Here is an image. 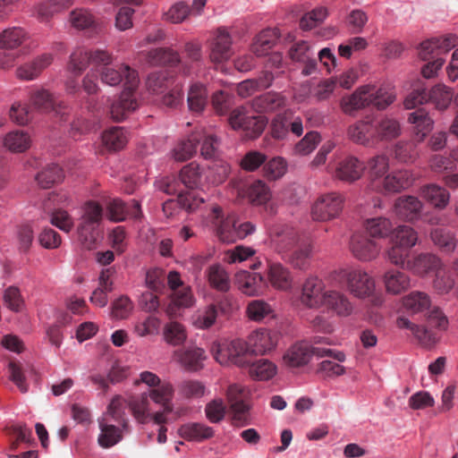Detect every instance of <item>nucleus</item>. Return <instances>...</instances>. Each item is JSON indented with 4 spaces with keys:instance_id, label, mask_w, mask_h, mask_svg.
Here are the masks:
<instances>
[{
    "instance_id": "f8f14e48",
    "label": "nucleus",
    "mask_w": 458,
    "mask_h": 458,
    "mask_svg": "<svg viewBox=\"0 0 458 458\" xmlns=\"http://www.w3.org/2000/svg\"><path fill=\"white\" fill-rule=\"evenodd\" d=\"M279 333L265 328L252 331L248 336L250 352L255 355H267L273 352L279 340Z\"/></svg>"
},
{
    "instance_id": "1a4fd4ad",
    "label": "nucleus",
    "mask_w": 458,
    "mask_h": 458,
    "mask_svg": "<svg viewBox=\"0 0 458 458\" xmlns=\"http://www.w3.org/2000/svg\"><path fill=\"white\" fill-rule=\"evenodd\" d=\"M344 198L336 192L322 195L315 201L311 216L313 220L326 222L336 218L344 208Z\"/></svg>"
},
{
    "instance_id": "f3484780",
    "label": "nucleus",
    "mask_w": 458,
    "mask_h": 458,
    "mask_svg": "<svg viewBox=\"0 0 458 458\" xmlns=\"http://www.w3.org/2000/svg\"><path fill=\"white\" fill-rule=\"evenodd\" d=\"M382 282L386 293L390 295H400L411 288V277L405 271L391 267L383 275Z\"/></svg>"
},
{
    "instance_id": "72a5a7b5",
    "label": "nucleus",
    "mask_w": 458,
    "mask_h": 458,
    "mask_svg": "<svg viewBox=\"0 0 458 458\" xmlns=\"http://www.w3.org/2000/svg\"><path fill=\"white\" fill-rule=\"evenodd\" d=\"M267 277L271 285L277 290L287 291L292 286L291 272L282 263L269 261Z\"/></svg>"
},
{
    "instance_id": "bf43d9fd",
    "label": "nucleus",
    "mask_w": 458,
    "mask_h": 458,
    "mask_svg": "<svg viewBox=\"0 0 458 458\" xmlns=\"http://www.w3.org/2000/svg\"><path fill=\"white\" fill-rule=\"evenodd\" d=\"M365 230L369 236L374 238L387 237L393 232V225L388 218L375 217L365 223Z\"/></svg>"
},
{
    "instance_id": "aec40b11",
    "label": "nucleus",
    "mask_w": 458,
    "mask_h": 458,
    "mask_svg": "<svg viewBox=\"0 0 458 458\" xmlns=\"http://www.w3.org/2000/svg\"><path fill=\"white\" fill-rule=\"evenodd\" d=\"M177 362L186 370L198 371L204 368V361L207 359L204 349L198 346H187L174 352Z\"/></svg>"
},
{
    "instance_id": "ddd939ff",
    "label": "nucleus",
    "mask_w": 458,
    "mask_h": 458,
    "mask_svg": "<svg viewBox=\"0 0 458 458\" xmlns=\"http://www.w3.org/2000/svg\"><path fill=\"white\" fill-rule=\"evenodd\" d=\"M227 403L230 404L233 412V424L236 427H243L249 424V406L244 402V390L243 388L233 384L227 387Z\"/></svg>"
},
{
    "instance_id": "c85d7f7f",
    "label": "nucleus",
    "mask_w": 458,
    "mask_h": 458,
    "mask_svg": "<svg viewBox=\"0 0 458 458\" xmlns=\"http://www.w3.org/2000/svg\"><path fill=\"white\" fill-rule=\"evenodd\" d=\"M396 327L399 329H407L420 344L429 347L439 340V335L434 331L428 330L427 327L413 324L409 318L400 316L396 318Z\"/></svg>"
},
{
    "instance_id": "f257e3e1",
    "label": "nucleus",
    "mask_w": 458,
    "mask_h": 458,
    "mask_svg": "<svg viewBox=\"0 0 458 458\" xmlns=\"http://www.w3.org/2000/svg\"><path fill=\"white\" fill-rule=\"evenodd\" d=\"M335 274L345 282L347 290L355 298H368L374 306L383 304L384 297L376 292L375 279L365 270L359 267H344L336 270Z\"/></svg>"
},
{
    "instance_id": "9b49d317",
    "label": "nucleus",
    "mask_w": 458,
    "mask_h": 458,
    "mask_svg": "<svg viewBox=\"0 0 458 458\" xmlns=\"http://www.w3.org/2000/svg\"><path fill=\"white\" fill-rule=\"evenodd\" d=\"M415 179L412 171L401 169L379 180L374 189L385 194L397 193L412 186Z\"/></svg>"
},
{
    "instance_id": "c03bdc74",
    "label": "nucleus",
    "mask_w": 458,
    "mask_h": 458,
    "mask_svg": "<svg viewBox=\"0 0 458 458\" xmlns=\"http://www.w3.org/2000/svg\"><path fill=\"white\" fill-rule=\"evenodd\" d=\"M28 38V34L21 27H11L0 33V47L14 49L21 47Z\"/></svg>"
},
{
    "instance_id": "0eeeda50",
    "label": "nucleus",
    "mask_w": 458,
    "mask_h": 458,
    "mask_svg": "<svg viewBox=\"0 0 458 458\" xmlns=\"http://www.w3.org/2000/svg\"><path fill=\"white\" fill-rule=\"evenodd\" d=\"M98 72L101 81L106 85L114 87L124 81V90H136L138 88V72L128 64L104 66L98 70Z\"/></svg>"
},
{
    "instance_id": "cd10ccee",
    "label": "nucleus",
    "mask_w": 458,
    "mask_h": 458,
    "mask_svg": "<svg viewBox=\"0 0 458 458\" xmlns=\"http://www.w3.org/2000/svg\"><path fill=\"white\" fill-rule=\"evenodd\" d=\"M441 267V260L431 253L418 254L411 260H409L406 265V268L420 276H424L430 272L437 273Z\"/></svg>"
},
{
    "instance_id": "052dcab7",
    "label": "nucleus",
    "mask_w": 458,
    "mask_h": 458,
    "mask_svg": "<svg viewBox=\"0 0 458 458\" xmlns=\"http://www.w3.org/2000/svg\"><path fill=\"white\" fill-rule=\"evenodd\" d=\"M90 63V52L86 48H77L70 56L68 70L78 76L87 69Z\"/></svg>"
},
{
    "instance_id": "3c124183",
    "label": "nucleus",
    "mask_w": 458,
    "mask_h": 458,
    "mask_svg": "<svg viewBox=\"0 0 458 458\" xmlns=\"http://www.w3.org/2000/svg\"><path fill=\"white\" fill-rule=\"evenodd\" d=\"M102 141L109 150H119L128 142L126 131L123 127H111L102 134Z\"/></svg>"
},
{
    "instance_id": "dca6fc26",
    "label": "nucleus",
    "mask_w": 458,
    "mask_h": 458,
    "mask_svg": "<svg viewBox=\"0 0 458 458\" xmlns=\"http://www.w3.org/2000/svg\"><path fill=\"white\" fill-rule=\"evenodd\" d=\"M30 105L37 111L47 113L55 110L61 120L66 122L68 120L67 106H56L53 95L44 89H37L30 94Z\"/></svg>"
},
{
    "instance_id": "393cba45",
    "label": "nucleus",
    "mask_w": 458,
    "mask_h": 458,
    "mask_svg": "<svg viewBox=\"0 0 458 458\" xmlns=\"http://www.w3.org/2000/svg\"><path fill=\"white\" fill-rule=\"evenodd\" d=\"M204 202L202 198L194 193H180L177 199H167L163 203V211L165 216L170 217L175 214L178 208H183L187 212H193Z\"/></svg>"
},
{
    "instance_id": "6e6552de",
    "label": "nucleus",
    "mask_w": 458,
    "mask_h": 458,
    "mask_svg": "<svg viewBox=\"0 0 458 458\" xmlns=\"http://www.w3.org/2000/svg\"><path fill=\"white\" fill-rule=\"evenodd\" d=\"M227 121L233 130L244 131L246 137L250 139L258 137L267 126L264 117L248 114L243 106L233 109Z\"/></svg>"
},
{
    "instance_id": "2f4dec72",
    "label": "nucleus",
    "mask_w": 458,
    "mask_h": 458,
    "mask_svg": "<svg viewBox=\"0 0 458 458\" xmlns=\"http://www.w3.org/2000/svg\"><path fill=\"white\" fill-rule=\"evenodd\" d=\"M408 122L413 127L417 142H421L433 128V120L424 108H418L409 114Z\"/></svg>"
},
{
    "instance_id": "5701e85b",
    "label": "nucleus",
    "mask_w": 458,
    "mask_h": 458,
    "mask_svg": "<svg viewBox=\"0 0 458 458\" xmlns=\"http://www.w3.org/2000/svg\"><path fill=\"white\" fill-rule=\"evenodd\" d=\"M53 63L52 54H42L16 68V77L22 81H33Z\"/></svg>"
},
{
    "instance_id": "49530a36",
    "label": "nucleus",
    "mask_w": 458,
    "mask_h": 458,
    "mask_svg": "<svg viewBox=\"0 0 458 458\" xmlns=\"http://www.w3.org/2000/svg\"><path fill=\"white\" fill-rule=\"evenodd\" d=\"M200 139L198 145H200V154L205 159H212L216 157L219 147V140L213 132L200 129L195 131Z\"/></svg>"
},
{
    "instance_id": "473e14b6",
    "label": "nucleus",
    "mask_w": 458,
    "mask_h": 458,
    "mask_svg": "<svg viewBox=\"0 0 458 458\" xmlns=\"http://www.w3.org/2000/svg\"><path fill=\"white\" fill-rule=\"evenodd\" d=\"M285 105V98L281 93L268 91L251 100V106L257 113L275 112Z\"/></svg>"
},
{
    "instance_id": "e2e57ef3",
    "label": "nucleus",
    "mask_w": 458,
    "mask_h": 458,
    "mask_svg": "<svg viewBox=\"0 0 458 458\" xmlns=\"http://www.w3.org/2000/svg\"><path fill=\"white\" fill-rule=\"evenodd\" d=\"M70 22L73 28L79 30L94 28L96 26L94 15L89 10L83 8L75 9L71 13Z\"/></svg>"
},
{
    "instance_id": "a19ab883",
    "label": "nucleus",
    "mask_w": 458,
    "mask_h": 458,
    "mask_svg": "<svg viewBox=\"0 0 458 458\" xmlns=\"http://www.w3.org/2000/svg\"><path fill=\"white\" fill-rule=\"evenodd\" d=\"M199 139L200 137L193 131L186 139L179 141L173 150L174 158L177 162H184L192 158V156L197 153Z\"/></svg>"
},
{
    "instance_id": "4c0bfd02",
    "label": "nucleus",
    "mask_w": 458,
    "mask_h": 458,
    "mask_svg": "<svg viewBox=\"0 0 458 458\" xmlns=\"http://www.w3.org/2000/svg\"><path fill=\"white\" fill-rule=\"evenodd\" d=\"M420 196L438 209L445 208L450 200V193L437 184H427L421 187Z\"/></svg>"
},
{
    "instance_id": "6ab92c4d",
    "label": "nucleus",
    "mask_w": 458,
    "mask_h": 458,
    "mask_svg": "<svg viewBox=\"0 0 458 458\" xmlns=\"http://www.w3.org/2000/svg\"><path fill=\"white\" fill-rule=\"evenodd\" d=\"M140 214V204L134 199L132 200L131 207L118 198L110 199L106 202V215L112 222H123L129 215L138 218Z\"/></svg>"
},
{
    "instance_id": "4d7b16f0",
    "label": "nucleus",
    "mask_w": 458,
    "mask_h": 458,
    "mask_svg": "<svg viewBox=\"0 0 458 458\" xmlns=\"http://www.w3.org/2000/svg\"><path fill=\"white\" fill-rule=\"evenodd\" d=\"M248 318L256 322L264 320L267 318H274V309L272 306L262 299L250 301L246 309Z\"/></svg>"
},
{
    "instance_id": "09e8293b",
    "label": "nucleus",
    "mask_w": 458,
    "mask_h": 458,
    "mask_svg": "<svg viewBox=\"0 0 458 458\" xmlns=\"http://www.w3.org/2000/svg\"><path fill=\"white\" fill-rule=\"evenodd\" d=\"M430 304V297L420 291L411 292L403 299V307L413 314L427 310Z\"/></svg>"
},
{
    "instance_id": "9d476101",
    "label": "nucleus",
    "mask_w": 458,
    "mask_h": 458,
    "mask_svg": "<svg viewBox=\"0 0 458 458\" xmlns=\"http://www.w3.org/2000/svg\"><path fill=\"white\" fill-rule=\"evenodd\" d=\"M327 291L321 279L317 276H310L302 284L300 301L307 308L319 309L324 304Z\"/></svg>"
},
{
    "instance_id": "58836bf2",
    "label": "nucleus",
    "mask_w": 458,
    "mask_h": 458,
    "mask_svg": "<svg viewBox=\"0 0 458 458\" xmlns=\"http://www.w3.org/2000/svg\"><path fill=\"white\" fill-rule=\"evenodd\" d=\"M312 248L310 243L301 242L298 247L283 256V259L295 268L306 270L310 262Z\"/></svg>"
},
{
    "instance_id": "c756f323",
    "label": "nucleus",
    "mask_w": 458,
    "mask_h": 458,
    "mask_svg": "<svg viewBox=\"0 0 458 458\" xmlns=\"http://www.w3.org/2000/svg\"><path fill=\"white\" fill-rule=\"evenodd\" d=\"M135 90H123L119 98L110 106L111 118L115 122H122L127 115L138 107L134 97Z\"/></svg>"
},
{
    "instance_id": "680f3d73",
    "label": "nucleus",
    "mask_w": 458,
    "mask_h": 458,
    "mask_svg": "<svg viewBox=\"0 0 458 458\" xmlns=\"http://www.w3.org/2000/svg\"><path fill=\"white\" fill-rule=\"evenodd\" d=\"M394 232V242L411 250L418 242V233L410 226H398Z\"/></svg>"
},
{
    "instance_id": "79ce46f5",
    "label": "nucleus",
    "mask_w": 458,
    "mask_h": 458,
    "mask_svg": "<svg viewBox=\"0 0 458 458\" xmlns=\"http://www.w3.org/2000/svg\"><path fill=\"white\" fill-rule=\"evenodd\" d=\"M187 103L189 110L200 114L208 104V91L200 83H193L187 94Z\"/></svg>"
},
{
    "instance_id": "864d4df0",
    "label": "nucleus",
    "mask_w": 458,
    "mask_h": 458,
    "mask_svg": "<svg viewBox=\"0 0 458 458\" xmlns=\"http://www.w3.org/2000/svg\"><path fill=\"white\" fill-rule=\"evenodd\" d=\"M180 181L188 189H197L201 184L202 170L199 163L187 164L180 171Z\"/></svg>"
},
{
    "instance_id": "4be33fe9",
    "label": "nucleus",
    "mask_w": 458,
    "mask_h": 458,
    "mask_svg": "<svg viewBox=\"0 0 458 458\" xmlns=\"http://www.w3.org/2000/svg\"><path fill=\"white\" fill-rule=\"evenodd\" d=\"M232 44L230 33L224 28L217 29L211 45V62L222 63L230 59L233 54Z\"/></svg>"
},
{
    "instance_id": "a211bd4d",
    "label": "nucleus",
    "mask_w": 458,
    "mask_h": 458,
    "mask_svg": "<svg viewBox=\"0 0 458 458\" xmlns=\"http://www.w3.org/2000/svg\"><path fill=\"white\" fill-rule=\"evenodd\" d=\"M289 58L293 62H300L304 64L302 74L309 76L317 70V59L315 54L307 41H299L291 46L288 51Z\"/></svg>"
},
{
    "instance_id": "37998d69",
    "label": "nucleus",
    "mask_w": 458,
    "mask_h": 458,
    "mask_svg": "<svg viewBox=\"0 0 458 458\" xmlns=\"http://www.w3.org/2000/svg\"><path fill=\"white\" fill-rule=\"evenodd\" d=\"M179 436L190 441H202L214 436L212 428L201 423H188L178 430Z\"/></svg>"
},
{
    "instance_id": "338daca9",
    "label": "nucleus",
    "mask_w": 458,
    "mask_h": 458,
    "mask_svg": "<svg viewBox=\"0 0 458 458\" xmlns=\"http://www.w3.org/2000/svg\"><path fill=\"white\" fill-rule=\"evenodd\" d=\"M369 92L367 93L370 97V105H374L378 109H385L394 101V95L388 93L385 89H377L375 86L367 85Z\"/></svg>"
},
{
    "instance_id": "7ed1b4c3",
    "label": "nucleus",
    "mask_w": 458,
    "mask_h": 458,
    "mask_svg": "<svg viewBox=\"0 0 458 458\" xmlns=\"http://www.w3.org/2000/svg\"><path fill=\"white\" fill-rule=\"evenodd\" d=\"M210 221L220 241L227 243L243 239L254 232L252 224L250 222L239 224L234 215H229L224 218L222 209L218 206L212 208Z\"/></svg>"
},
{
    "instance_id": "774afa93",
    "label": "nucleus",
    "mask_w": 458,
    "mask_h": 458,
    "mask_svg": "<svg viewBox=\"0 0 458 458\" xmlns=\"http://www.w3.org/2000/svg\"><path fill=\"white\" fill-rule=\"evenodd\" d=\"M184 327L178 322H170L164 328V337L172 345H180L186 339Z\"/></svg>"
},
{
    "instance_id": "b1692460",
    "label": "nucleus",
    "mask_w": 458,
    "mask_h": 458,
    "mask_svg": "<svg viewBox=\"0 0 458 458\" xmlns=\"http://www.w3.org/2000/svg\"><path fill=\"white\" fill-rule=\"evenodd\" d=\"M236 283L239 290L248 296L261 295L266 286V280L262 275L246 270L237 273Z\"/></svg>"
},
{
    "instance_id": "a878e982",
    "label": "nucleus",
    "mask_w": 458,
    "mask_h": 458,
    "mask_svg": "<svg viewBox=\"0 0 458 458\" xmlns=\"http://www.w3.org/2000/svg\"><path fill=\"white\" fill-rule=\"evenodd\" d=\"M422 207V202L417 197L405 195L395 199L394 210L399 218L412 222L420 217Z\"/></svg>"
},
{
    "instance_id": "6e6d98bb",
    "label": "nucleus",
    "mask_w": 458,
    "mask_h": 458,
    "mask_svg": "<svg viewBox=\"0 0 458 458\" xmlns=\"http://www.w3.org/2000/svg\"><path fill=\"white\" fill-rule=\"evenodd\" d=\"M377 140H391L401 133L400 123L392 117L385 116L376 123Z\"/></svg>"
},
{
    "instance_id": "ea45409f",
    "label": "nucleus",
    "mask_w": 458,
    "mask_h": 458,
    "mask_svg": "<svg viewBox=\"0 0 458 458\" xmlns=\"http://www.w3.org/2000/svg\"><path fill=\"white\" fill-rule=\"evenodd\" d=\"M72 0H46L41 2L36 9L38 19L44 22L55 15L67 10Z\"/></svg>"
},
{
    "instance_id": "0e129e2a",
    "label": "nucleus",
    "mask_w": 458,
    "mask_h": 458,
    "mask_svg": "<svg viewBox=\"0 0 458 458\" xmlns=\"http://www.w3.org/2000/svg\"><path fill=\"white\" fill-rule=\"evenodd\" d=\"M425 103H428V90L422 81H418L405 98L404 106L407 109H413Z\"/></svg>"
},
{
    "instance_id": "423d86ee",
    "label": "nucleus",
    "mask_w": 458,
    "mask_h": 458,
    "mask_svg": "<svg viewBox=\"0 0 458 458\" xmlns=\"http://www.w3.org/2000/svg\"><path fill=\"white\" fill-rule=\"evenodd\" d=\"M215 360L221 365H248V353L250 352L248 343L242 339L231 342L214 343L211 347Z\"/></svg>"
},
{
    "instance_id": "69168bd1",
    "label": "nucleus",
    "mask_w": 458,
    "mask_h": 458,
    "mask_svg": "<svg viewBox=\"0 0 458 458\" xmlns=\"http://www.w3.org/2000/svg\"><path fill=\"white\" fill-rule=\"evenodd\" d=\"M171 298V304L166 310V313L169 316L174 314V305L177 307H190L194 301L192 292L188 286H183L174 291Z\"/></svg>"
},
{
    "instance_id": "bb28decb",
    "label": "nucleus",
    "mask_w": 458,
    "mask_h": 458,
    "mask_svg": "<svg viewBox=\"0 0 458 458\" xmlns=\"http://www.w3.org/2000/svg\"><path fill=\"white\" fill-rule=\"evenodd\" d=\"M363 170V164L356 157H347L336 163L335 176L343 182H353L361 177Z\"/></svg>"
},
{
    "instance_id": "a18cd8bd",
    "label": "nucleus",
    "mask_w": 458,
    "mask_h": 458,
    "mask_svg": "<svg viewBox=\"0 0 458 458\" xmlns=\"http://www.w3.org/2000/svg\"><path fill=\"white\" fill-rule=\"evenodd\" d=\"M430 238L437 249L447 254L452 253L457 246L454 233L448 229H432Z\"/></svg>"
},
{
    "instance_id": "2eb2a0df",
    "label": "nucleus",
    "mask_w": 458,
    "mask_h": 458,
    "mask_svg": "<svg viewBox=\"0 0 458 458\" xmlns=\"http://www.w3.org/2000/svg\"><path fill=\"white\" fill-rule=\"evenodd\" d=\"M349 139L359 145L369 146L377 141L376 123L371 116L357 121L347 129Z\"/></svg>"
},
{
    "instance_id": "20e7f679",
    "label": "nucleus",
    "mask_w": 458,
    "mask_h": 458,
    "mask_svg": "<svg viewBox=\"0 0 458 458\" xmlns=\"http://www.w3.org/2000/svg\"><path fill=\"white\" fill-rule=\"evenodd\" d=\"M103 207L95 200H88L82 206V214L78 223L77 233L86 249H92L98 239V230L102 222Z\"/></svg>"
},
{
    "instance_id": "de8ad7c7",
    "label": "nucleus",
    "mask_w": 458,
    "mask_h": 458,
    "mask_svg": "<svg viewBox=\"0 0 458 458\" xmlns=\"http://www.w3.org/2000/svg\"><path fill=\"white\" fill-rule=\"evenodd\" d=\"M31 143L30 135L21 130L12 131L4 138V147L11 152L22 153L26 151Z\"/></svg>"
},
{
    "instance_id": "8fccbe9b",
    "label": "nucleus",
    "mask_w": 458,
    "mask_h": 458,
    "mask_svg": "<svg viewBox=\"0 0 458 458\" xmlns=\"http://www.w3.org/2000/svg\"><path fill=\"white\" fill-rule=\"evenodd\" d=\"M416 142V139L397 141L393 151L394 159L403 164H412L419 156Z\"/></svg>"
},
{
    "instance_id": "13d9d810",
    "label": "nucleus",
    "mask_w": 458,
    "mask_h": 458,
    "mask_svg": "<svg viewBox=\"0 0 458 458\" xmlns=\"http://www.w3.org/2000/svg\"><path fill=\"white\" fill-rule=\"evenodd\" d=\"M63 178V169L57 164H50L37 174L36 181L41 188L48 189L61 182Z\"/></svg>"
},
{
    "instance_id": "4468645a",
    "label": "nucleus",
    "mask_w": 458,
    "mask_h": 458,
    "mask_svg": "<svg viewBox=\"0 0 458 458\" xmlns=\"http://www.w3.org/2000/svg\"><path fill=\"white\" fill-rule=\"evenodd\" d=\"M350 250L352 256L361 261L369 262L376 259L381 250V246L376 240L361 233H354L350 241Z\"/></svg>"
},
{
    "instance_id": "e433bc0d",
    "label": "nucleus",
    "mask_w": 458,
    "mask_h": 458,
    "mask_svg": "<svg viewBox=\"0 0 458 458\" xmlns=\"http://www.w3.org/2000/svg\"><path fill=\"white\" fill-rule=\"evenodd\" d=\"M206 276L213 289L221 293H226L231 289L230 276L222 265H210L206 270Z\"/></svg>"
},
{
    "instance_id": "7c9ffc66",
    "label": "nucleus",
    "mask_w": 458,
    "mask_h": 458,
    "mask_svg": "<svg viewBox=\"0 0 458 458\" xmlns=\"http://www.w3.org/2000/svg\"><path fill=\"white\" fill-rule=\"evenodd\" d=\"M322 307H325L327 310L333 311L341 317H348L353 311V305L349 297L335 290L327 291V294Z\"/></svg>"
},
{
    "instance_id": "f03ea898",
    "label": "nucleus",
    "mask_w": 458,
    "mask_h": 458,
    "mask_svg": "<svg viewBox=\"0 0 458 458\" xmlns=\"http://www.w3.org/2000/svg\"><path fill=\"white\" fill-rule=\"evenodd\" d=\"M124 408L125 401L116 396L111 400L106 411L98 420L100 435L98 441L100 446L109 448L123 439V433L112 422H116L123 428L127 427V421L124 418Z\"/></svg>"
},
{
    "instance_id": "c9c22d12",
    "label": "nucleus",
    "mask_w": 458,
    "mask_h": 458,
    "mask_svg": "<svg viewBox=\"0 0 458 458\" xmlns=\"http://www.w3.org/2000/svg\"><path fill=\"white\" fill-rule=\"evenodd\" d=\"M369 90L368 87L362 86L356 89L352 95L343 98L341 100L343 112L346 114L353 115L356 111L369 106Z\"/></svg>"
},
{
    "instance_id": "603ef678",
    "label": "nucleus",
    "mask_w": 458,
    "mask_h": 458,
    "mask_svg": "<svg viewBox=\"0 0 458 458\" xmlns=\"http://www.w3.org/2000/svg\"><path fill=\"white\" fill-rule=\"evenodd\" d=\"M173 394L172 385L169 382H163V384L153 387L147 395L155 403L162 404L165 412H170L173 410L171 403Z\"/></svg>"
},
{
    "instance_id": "f704fd0d",
    "label": "nucleus",
    "mask_w": 458,
    "mask_h": 458,
    "mask_svg": "<svg viewBox=\"0 0 458 458\" xmlns=\"http://www.w3.org/2000/svg\"><path fill=\"white\" fill-rule=\"evenodd\" d=\"M454 98V91L445 84L438 83L428 91V102L438 112L446 111Z\"/></svg>"
},
{
    "instance_id": "5fc2aeb1",
    "label": "nucleus",
    "mask_w": 458,
    "mask_h": 458,
    "mask_svg": "<svg viewBox=\"0 0 458 458\" xmlns=\"http://www.w3.org/2000/svg\"><path fill=\"white\" fill-rule=\"evenodd\" d=\"M277 373L276 365L269 360L261 359L251 363L249 367V374L258 380H268Z\"/></svg>"
},
{
    "instance_id": "39448f33",
    "label": "nucleus",
    "mask_w": 458,
    "mask_h": 458,
    "mask_svg": "<svg viewBox=\"0 0 458 458\" xmlns=\"http://www.w3.org/2000/svg\"><path fill=\"white\" fill-rule=\"evenodd\" d=\"M313 354L320 358H334L340 362H343L345 360V355L342 352H335L329 348L310 346L306 342H301L293 344L286 351L283 357V360L289 368H300V366L306 365Z\"/></svg>"
},
{
    "instance_id": "412c9836",
    "label": "nucleus",
    "mask_w": 458,
    "mask_h": 458,
    "mask_svg": "<svg viewBox=\"0 0 458 458\" xmlns=\"http://www.w3.org/2000/svg\"><path fill=\"white\" fill-rule=\"evenodd\" d=\"M272 242L276 250L282 257L301 244L298 231L288 226L274 228L272 231Z\"/></svg>"
}]
</instances>
